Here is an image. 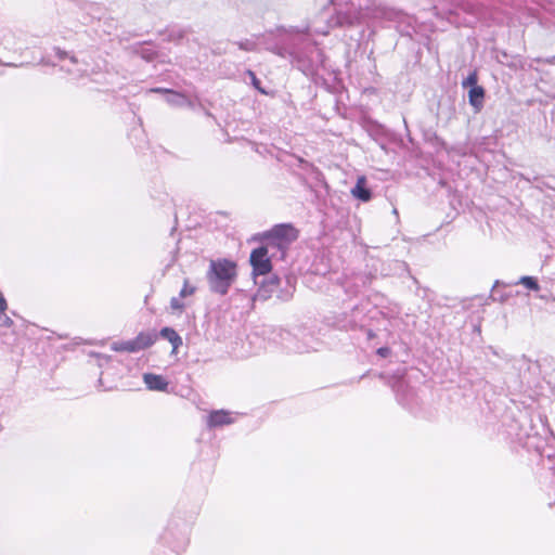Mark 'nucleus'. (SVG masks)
I'll use <instances>...</instances> for the list:
<instances>
[{
  "mask_svg": "<svg viewBox=\"0 0 555 555\" xmlns=\"http://www.w3.org/2000/svg\"><path fill=\"white\" fill-rule=\"evenodd\" d=\"M195 293V287L190 285L189 282L185 280L183 287L180 291L179 297L185 298L188 296H191Z\"/></svg>",
  "mask_w": 555,
  "mask_h": 555,
  "instance_id": "14",
  "label": "nucleus"
},
{
  "mask_svg": "<svg viewBox=\"0 0 555 555\" xmlns=\"http://www.w3.org/2000/svg\"><path fill=\"white\" fill-rule=\"evenodd\" d=\"M8 304L3 295L0 293V310H7Z\"/></svg>",
  "mask_w": 555,
  "mask_h": 555,
  "instance_id": "16",
  "label": "nucleus"
},
{
  "mask_svg": "<svg viewBox=\"0 0 555 555\" xmlns=\"http://www.w3.org/2000/svg\"><path fill=\"white\" fill-rule=\"evenodd\" d=\"M160 336L164 337L165 339H167L172 345L173 352H176L177 349L182 345V338L171 327L162 328Z\"/></svg>",
  "mask_w": 555,
  "mask_h": 555,
  "instance_id": "8",
  "label": "nucleus"
},
{
  "mask_svg": "<svg viewBox=\"0 0 555 555\" xmlns=\"http://www.w3.org/2000/svg\"><path fill=\"white\" fill-rule=\"evenodd\" d=\"M233 422L234 417L232 416V413L223 410L211 412L207 418V425L209 427H220L232 424Z\"/></svg>",
  "mask_w": 555,
  "mask_h": 555,
  "instance_id": "4",
  "label": "nucleus"
},
{
  "mask_svg": "<svg viewBox=\"0 0 555 555\" xmlns=\"http://www.w3.org/2000/svg\"><path fill=\"white\" fill-rule=\"evenodd\" d=\"M483 95H485V92L481 87H473L469 90V103L474 107L480 108L482 105Z\"/></svg>",
  "mask_w": 555,
  "mask_h": 555,
  "instance_id": "10",
  "label": "nucleus"
},
{
  "mask_svg": "<svg viewBox=\"0 0 555 555\" xmlns=\"http://www.w3.org/2000/svg\"><path fill=\"white\" fill-rule=\"evenodd\" d=\"M12 325H13V321L5 313V310H0V327H11Z\"/></svg>",
  "mask_w": 555,
  "mask_h": 555,
  "instance_id": "15",
  "label": "nucleus"
},
{
  "mask_svg": "<svg viewBox=\"0 0 555 555\" xmlns=\"http://www.w3.org/2000/svg\"><path fill=\"white\" fill-rule=\"evenodd\" d=\"M133 340L137 350L140 351L152 346L156 340V336L152 333H140Z\"/></svg>",
  "mask_w": 555,
  "mask_h": 555,
  "instance_id": "9",
  "label": "nucleus"
},
{
  "mask_svg": "<svg viewBox=\"0 0 555 555\" xmlns=\"http://www.w3.org/2000/svg\"><path fill=\"white\" fill-rule=\"evenodd\" d=\"M351 195L362 202H369L372 197L371 191L366 188V178L360 176L356 185L351 189Z\"/></svg>",
  "mask_w": 555,
  "mask_h": 555,
  "instance_id": "6",
  "label": "nucleus"
},
{
  "mask_svg": "<svg viewBox=\"0 0 555 555\" xmlns=\"http://www.w3.org/2000/svg\"><path fill=\"white\" fill-rule=\"evenodd\" d=\"M378 353L380 356L385 357L388 353V349L387 348H379L378 349Z\"/></svg>",
  "mask_w": 555,
  "mask_h": 555,
  "instance_id": "17",
  "label": "nucleus"
},
{
  "mask_svg": "<svg viewBox=\"0 0 555 555\" xmlns=\"http://www.w3.org/2000/svg\"><path fill=\"white\" fill-rule=\"evenodd\" d=\"M237 276L235 262L227 259L211 260L207 281L211 292L225 295Z\"/></svg>",
  "mask_w": 555,
  "mask_h": 555,
  "instance_id": "1",
  "label": "nucleus"
},
{
  "mask_svg": "<svg viewBox=\"0 0 555 555\" xmlns=\"http://www.w3.org/2000/svg\"><path fill=\"white\" fill-rule=\"evenodd\" d=\"M263 236L266 238V245L271 249H278L283 258L288 245L297 240L298 233L297 230L289 224H279L264 233Z\"/></svg>",
  "mask_w": 555,
  "mask_h": 555,
  "instance_id": "2",
  "label": "nucleus"
},
{
  "mask_svg": "<svg viewBox=\"0 0 555 555\" xmlns=\"http://www.w3.org/2000/svg\"><path fill=\"white\" fill-rule=\"evenodd\" d=\"M112 349L115 351H127V352H137V347L134 345V340L127 341H116L112 345Z\"/></svg>",
  "mask_w": 555,
  "mask_h": 555,
  "instance_id": "11",
  "label": "nucleus"
},
{
  "mask_svg": "<svg viewBox=\"0 0 555 555\" xmlns=\"http://www.w3.org/2000/svg\"><path fill=\"white\" fill-rule=\"evenodd\" d=\"M185 308V304L182 301L181 297H172L170 300V309L173 312L182 313Z\"/></svg>",
  "mask_w": 555,
  "mask_h": 555,
  "instance_id": "13",
  "label": "nucleus"
},
{
  "mask_svg": "<svg viewBox=\"0 0 555 555\" xmlns=\"http://www.w3.org/2000/svg\"><path fill=\"white\" fill-rule=\"evenodd\" d=\"M143 380L150 390L165 391L168 387V382L162 375L145 373Z\"/></svg>",
  "mask_w": 555,
  "mask_h": 555,
  "instance_id": "5",
  "label": "nucleus"
},
{
  "mask_svg": "<svg viewBox=\"0 0 555 555\" xmlns=\"http://www.w3.org/2000/svg\"><path fill=\"white\" fill-rule=\"evenodd\" d=\"M517 284H521L524 285L525 287H527L528 289H531V291H539L540 289V286L538 284V281L533 276H521Z\"/></svg>",
  "mask_w": 555,
  "mask_h": 555,
  "instance_id": "12",
  "label": "nucleus"
},
{
  "mask_svg": "<svg viewBox=\"0 0 555 555\" xmlns=\"http://www.w3.org/2000/svg\"><path fill=\"white\" fill-rule=\"evenodd\" d=\"M270 250L271 248L269 246L263 245L251 251L249 261L253 267L254 274L264 275L272 270L271 257H273L274 254L272 253L269 255Z\"/></svg>",
  "mask_w": 555,
  "mask_h": 555,
  "instance_id": "3",
  "label": "nucleus"
},
{
  "mask_svg": "<svg viewBox=\"0 0 555 555\" xmlns=\"http://www.w3.org/2000/svg\"><path fill=\"white\" fill-rule=\"evenodd\" d=\"M150 91L165 93L166 102L172 106H185V105L190 104L189 99L181 93L172 92L170 90L160 89V88L151 89Z\"/></svg>",
  "mask_w": 555,
  "mask_h": 555,
  "instance_id": "7",
  "label": "nucleus"
},
{
  "mask_svg": "<svg viewBox=\"0 0 555 555\" xmlns=\"http://www.w3.org/2000/svg\"><path fill=\"white\" fill-rule=\"evenodd\" d=\"M56 54L60 56V57H64L65 56V52H62L60 51L59 49L56 50Z\"/></svg>",
  "mask_w": 555,
  "mask_h": 555,
  "instance_id": "19",
  "label": "nucleus"
},
{
  "mask_svg": "<svg viewBox=\"0 0 555 555\" xmlns=\"http://www.w3.org/2000/svg\"><path fill=\"white\" fill-rule=\"evenodd\" d=\"M475 81H476V80H475V77H474V76H469V77L467 78V83L474 85V83H475Z\"/></svg>",
  "mask_w": 555,
  "mask_h": 555,
  "instance_id": "18",
  "label": "nucleus"
}]
</instances>
